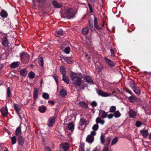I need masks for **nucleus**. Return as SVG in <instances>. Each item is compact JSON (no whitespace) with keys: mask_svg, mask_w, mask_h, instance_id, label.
I'll return each mask as SVG.
<instances>
[{"mask_svg":"<svg viewBox=\"0 0 151 151\" xmlns=\"http://www.w3.org/2000/svg\"><path fill=\"white\" fill-rule=\"evenodd\" d=\"M70 76L72 82L75 86H79L81 85V79L83 78L80 77L79 74L72 72Z\"/></svg>","mask_w":151,"mask_h":151,"instance_id":"1","label":"nucleus"},{"mask_svg":"<svg viewBox=\"0 0 151 151\" xmlns=\"http://www.w3.org/2000/svg\"><path fill=\"white\" fill-rule=\"evenodd\" d=\"M76 12V11L75 12L72 8H69L66 10L64 14H61V16L63 18L71 19L75 17Z\"/></svg>","mask_w":151,"mask_h":151,"instance_id":"2","label":"nucleus"},{"mask_svg":"<svg viewBox=\"0 0 151 151\" xmlns=\"http://www.w3.org/2000/svg\"><path fill=\"white\" fill-rule=\"evenodd\" d=\"M20 56L23 63L25 64L28 63L30 59V56L27 52H22L20 53Z\"/></svg>","mask_w":151,"mask_h":151,"instance_id":"3","label":"nucleus"},{"mask_svg":"<svg viewBox=\"0 0 151 151\" xmlns=\"http://www.w3.org/2000/svg\"><path fill=\"white\" fill-rule=\"evenodd\" d=\"M1 40H2V44L5 47L8 46L9 43L8 41L6 35H4L1 38Z\"/></svg>","mask_w":151,"mask_h":151,"instance_id":"4","label":"nucleus"},{"mask_svg":"<svg viewBox=\"0 0 151 151\" xmlns=\"http://www.w3.org/2000/svg\"><path fill=\"white\" fill-rule=\"evenodd\" d=\"M105 62L108 65V66L111 67H114L115 65V64L112 60L108 59L106 57H104Z\"/></svg>","mask_w":151,"mask_h":151,"instance_id":"5","label":"nucleus"},{"mask_svg":"<svg viewBox=\"0 0 151 151\" xmlns=\"http://www.w3.org/2000/svg\"><path fill=\"white\" fill-rule=\"evenodd\" d=\"M60 147L61 151H66L69 148L68 144L65 142L61 143Z\"/></svg>","mask_w":151,"mask_h":151,"instance_id":"6","label":"nucleus"},{"mask_svg":"<svg viewBox=\"0 0 151 151\" xmlns=\"http://www.w3.org/2000/svg\"><path fill=\"white\" fill-rule=\"evenodd\" d=\"M55 119L53 116H51L49 118L47 122V125L49 127H51L53 126L55 123Z\"/></svg>","mask_w":151,"mask_h":151,"instance_id":"7","label":"nucleus"},{"mask_svg":"<svg viewBox=\"0 0 151 151\" xmlns=\"http://www.w3.org/2000/svg\"><path fill=\"white\" fill-rule=\"evenodd\" d=\"M18 144L20 146H23L24 144V141L23 137L21 135H19L17 138Z\"/></svg>","mask_w":151,"mask_h":151,"instance_id":"8","label":"nucleus"},{"mask_svg":"<svg viewBox=\"0 0 151 151\" xmlns=\"http://www.w3.org/2000/svg\"><path fill=\"white\" fill-rule=\"evenodd\" d=\"M0 111L2 116H6L8 114V109L7 107H3L1 109Z\"/></svg>","mask_w":151,"mask_h":151,"instance_id":"9","label":"nucleus"},{"mask_svg":"<svg viewBox=\"0 0 151 151\" xmlns=\"http://www.w3.org/2000/svg\"><path fill=\"white\" fill-rule=\"evenodd\" d=\"M63 59L64 60H65L68 63L70 64L73 63L74 61L71 57H68L63 56Z\"/></svg>","mask_w":151,"mask_h":151,"instance_id":"10","label":"nucleus"},{"mask_svg":"<svg viewBox=\"0 0 151 151\" xmlns=\"http://www.w3.org/2000/svg\"><path fill=\"white\" fill-rule=\"evenodd\" d=\"M98 94L101 96L104 97H106L110 96V94L106 92H104L103 91L99 90L98 91Z\"/></svg>","mask_w":151,"mask_h":151,"instance_id":"11","label":"nucleus"},{"mask_svg":"<svg viewBox=\"0 0 151 151\" xmlns=\"http://www.w3.org/2000/svg\"><path fill=\"white\" fill-rule=\"evenodd\" d=\"M93 22L95 28H96L98 30H101L102 29V27H100L98 25V24L97 22V19L96 17H94L93 20Z\"/></svg>","mask_w":151,"mask_h":151,"instance_id":"12","label":"nucleus"},{"mask_svg":"<svg viewBox=\"0 0 151 151\" xmlns=\"http://www.w3.org/2000/svg\"><path fill=\"white\" fill-rule=\"evenodd\" d=\"M133 91L137 95H139L140 94L141 91L139 89V87L137 86V85L132 88Z\"/></svg>","mask_w":151,"mask_h":151,"instance_id":"13","label":"nucleus"},{"mask_svg":"<svg viewBox=\"0 0 151 151\" xmlns=\"http://www.w3.org/2000/svg\"><path fill=\"white\" fill-rule=\"evenodd\" d=\"M86 140L87 142L91 143L94 141V137L91 135H88L87 137Z\"/></svg>","mask_w":151,"mask_h":151,"instance_id":"14","label":"nucleus"},{"mask_svg":"<svg viewBox=\"0 0 151 151\" xmlns=\"http://www.w3.org/2000/svg\"><path fill=\"white\" fill-rule=\"evenodd\" d=\"M38 96V89L37 88H35L33 91V96L34 99L36 100Z\"/></svg>","mask_w":151,"mask_h":151,"instance_id":"15","label":"nucleus"},{"mask_svg":"<svg viewBox=\"0 0 151 151\" xmlns=\"http://www.w3.org/2000/svg\"><path fill=\"white\" fill-rule=\"evenodd\" d=\"M52 3L53 6L55 8H61L62 7V5L59 4L56 1H53Z\"/></svg>","mask_w":151,"mask_h":151,"instance_id":"16","label":"nucleus"},{"mask_svg":"<svg viewBox=\"0 0 151 151\" xmlns=\"http://www.w3.org/2000/svg\"><path fill=\"white\" fill-rule=\"evenodd\" d=\"M129 115L130 117L132 118H134L137 116L135 112L132 109L129 110Z\"/></svg>","mask_w":151,"mask_h":151,"instance_id":"17","label":"nucleus"},{"mask_svg":"<svg viewBox=\"0 0 151 151\" xmlns=\"http://www.w3.org/2000/svg\"><path fill=\"white\" fill-rule=\"evenodd\" d=\"M78 105L80 107L84 108H87L88 107V104L83 101H80L78 104Z\"/></svg>","mask_w":151,"mask_h":151,"instance_id":"18","label":"nucleus"},{"mask_svg":"<svg viewBox=\"0 0 151 151\" xmlns=\"http://www.w3.org/2000/svg\"><path fill=\"white\" fill-rule=\"evenodd\" d=\"M14 108L17 114L21 110V108L20 106L17 104H14Z\"/></svg>","mask_w":151,"mask_h":151,"instance_id":"19","label":"nucleus"},{"mask_svg":"<svg viewBox=\"0 0 151 151\" xmlns=\"http://www.w3.org/2000/svg\"><path fill=\"white\" fill-rule=\"evenodd\" d=\"M85 78L86 82L89 84H91L94 83L93 80L89 76H85Z\"/></svg>","mask_w":151,"mask_h":151,"instance_id":"20","label":"nucleus"},{"mask_svg":"<svg viewBox=\"0 0 151 151\" xmlns=\"http://www.w3.org/2000/svg\"><path fill=\"white\" fill-rule=\"evenodd\" d=\"M21 75L25 77L27 74V71L26 69H23L19 71Z\"/></svg>","mask_w":151,"mask_h":151,"instance_id":"21","label":"nucleus"},{"mask_svg":"<svg viewBox=\"0 0 151 151\" xmlns=\"http://www.w3.org/2000/svg\"><path fill=\"white\" fill-rule=\"evenodd\" d=\"M140 133L142 134L144 137H146L148 135V131L147 130H142L140 131Z\"/></svg>","mask_w":151,"mask_h":151,"instance_id":"22","label":"nucleus"},{"mask_svg":"<svg viewBox=\"0 0 151 151\" xmlns=\"http://www.w3.org/2000/svg\"><path fill=\"white\" fill-rule=\"evenodd\" d=\"M47 110L46 107L44 106H42L39 107V111L41 113H45Z\"/></svg>","mask_w":151,"mask_h":151,"instance_id":"23","label":"nucleus"},{"mask_svg":"<svg viewBox=\"0 0 151 151\" xmlns=\"http://www.w3.org/2000/svg\"><path fill=\"white\" fill-rule=\"evenodd\" d=\"M0 15L2 18H6L8 16V14L6 11L2 9L1 11Z\"/></svg>","mask_w":151,"mask_h":151,"instance_id":"24","label":"nucleus"},{"mask_svg":"<svg viewBox=\"0 0 151 151\" xmlns=\"http://www.w3.org/2000/svg\"><path fill=\"white\" fill-rule=\"evenodd\" d=\"M63 33V30L62 29H59L56 31L55 34V36L57 37H59L60 36L62 35Z\"/></svg>","mask_w":151,"mask_h":151,"instance_id":"25","label":"nucleus"},{"mask_svg":"<svg viewBox=\"0 0 151 151\" xmlns=\"http://www.w3.org/2000/svg\"><path fill=\"white\" fill-rule=\"evenodd\" d=\"M60 72L63 75V76L65 75L66 70L65 68L63 65H61L60 67Z\"/></svg>","mask_w":151,"mask_h":151,"instance_id":"26","label":"nucleus"},{"mask_svg":"<svg viewBox=\"0 0 151 151\" xmlns=\"http://www.w3.org/2000/svg\"><path fill=\"white\" fill-rule=\"evenodd\" d=\"M129 101L130 103H134L137 101V99L134 96H131L128 98Z\"/></svg>","mask_w":151,"mask_h":151,"instance_id":"27","label":"nucleus"},{"mask_svg":"<svg viewBox=\"0 0 151 151\" xmlns=\"http://www.w3.org/2000/svg\"><path fill=\"white\" fill-rule=\"evenodd\" d=\"M74 125L73 122H70L68 124V127L69 130L73 131L74 129Z\"/></svg>","mask_w":151,"mask_h":151,"instance_id":"28","label":"nucleus"},{"mask_svg":"<svg viewBox=\"0 0 151 151\" xmlns=\"http://www.w3.org/2000/svg\"><path fill=\"white\" fill-rule=\"evenodd\" d=\"M22 132L21 127H18L15 130V135L17 136H19L21 134Z\"/></svg>","mask_w":151,"mask_h":151,"instance_id":"29","label":"nucleus"},{"mask_svg":"<svg viewBox=\"0 0 151 151\" xmlns=\"http://www.w3.org/2000/svg\"><path fill=\"white\" fill-rule=\"evenodd\" d=\"M60 94L63 97L67 94V92L65 89L63 88L60 91Z\"/></svg>","mask_w":151,"mask_h":151,"instance_id":"30","label":"nucleus"},{"mask_svg":"<svg viewBox=\"0 0 151 151\" xmlns=\"http://www.w3.org/2000/svg\"><path fill=\"white\" fill-rule=\"evenodd\" d=\"M89 31V29L88 27H86L84 28L82 31V33L84 35H87Z\"/></svg>","mask_w":151,"mask_h":151,"instance_id":"31","label":"nucleus"},{"mask_svg":"<svg viewBox=\"0 0 151 151\" xmlns=\"http://www.w3.org/2000/svg\"><path fill=\"white\" fill-rule=\"evenodd\" d=\"M18 62H14L12 63L10 67L12 68H17L19 66Z\"/></svg>","mask_w":151,"mask_h":151,"instance_id":"32","label":"nucleus"},{"mask_svg":"<svg viewBox=\"0 0 151 151\" xmlns=\"http://www.w3.org/2000/svg\"><path fill=\"white\" fill-rule=\"evenodd\" d=\"M63 80L66 83H69V81L68 77L66 75L63 76Z\"/></svg>","mask_w":151,"mask_h":151,"instance_id":"33","label":"nucleus"},{"mask_svg":"<svg viewBox=\"0 0 151 151\" xmlns=\"http://www.w3.org/2000/svg\"><path fill=\"white\" fill-rule=\"evenodd\" d=\"M129 85L130 87L132 88L137 84H136L134 82L132 79H130L129 82Z\"/></svg>","mask_w":151,"mask_h":151,"instance_id":"34","label":"nucleus"},{"mask_svg":"<svg viewBox=\"0 0 151 151\" xmlns=\"http://www.w3.org/2000/svg\"><path fill=\"white\" fill-rule=\"evenodd\" d=\"M101 117L102 118H105L108 115L107 113L103 110H102L101 111Z\"/></svg>","mask_w":151,"mask_h":151,"instance_id":"35","label":"nucleus"},{"mask_svg":"<svg viewBox=\"0 0 151 151\" xmlns=\"http://www.w3.org/2000/svg\"><path fill=\"white\" fill-rule=\"evenodd\" d=\"M87 121L84 118H81L80 121V124L81 125H85Z\"/></svg>","mask_w":151,"mask_h":151,"instance_id":"36","label":"nucleus"},{"mask_svg":"<svg viewBox=\"0 0 151 151\" xmlns=\"http://www.w3.org/2000/svg\"><path fill=\"white\" fill-rule=\"evenodd\" d=\"M89 26L90 29L91 30H93L94 28L93 24V20L92 19L91 20L90 19L89 21Z\"/></svg>","mask_w":151,"mask_h":151,"instance_id":"37","label":"nucleus"},{"mask_svg":"<svg viewBox=\"0 0 151 151\" xmlns=\"http://www.w3.org/2000/svg\"><path fill=\"white\" fill-rule=\"evenodd\" d=\"M42 97L44 99H47L49 98V95L47 93H43L42 94Z\"/></svg>","mask_w":151,"mask_h":151,"instance_id":"38","label":"nucleus"},{"mask_svg":"<svg viewBox=\"0 0 151 151\" xmlns=\"http://www.w3.org/2000/svg\"><path fill=\"white\" fill-rule=\"evenodd\" d=\"M35 74L34 72L32 71H31L28 74V76L29 78L33 79L35 77Z\"/></svg>","mask_w":151,"mask_h":151,"instance_id":"39","label":"nucleus"},{"mask_svg":"<svg viewBox=\"0 0 151 151\" xmlns=\"http://www.w3.org/2000/svg\"><path fill=\"white\" fill-rule=\"evenodd\" d=\"M114 117L115 118H118L121 116V114L119 111H115L114 112Z\"/></svg>","mask_w":151,"mask_h":151,"instance_id":"40","label":"nucleus"},{"mask_svg":"<svg viewBox=\"0 0 151 151\" xmlns=\"http://www.w3.org/2000/svg\"><path fill=\"white\" fill-rule=\"evenodd\" d=\"M118 138L117 137H116L114 138L111 141V145H113L115 144L118 141Z\"/></svg>","mask_w":151,"mask_h":151,"instance_id":"41","label":"nucleus"},{"mask_svg":"<svg viewBox=\"0 0 151 151\" xmlns=\"http://www.w3.org/2000/svg\"><path fill=\"white\" fill-rule=\"evenodd\" d=\"M43 62L44 61L43 57H40V60H39L38 62L39 64L42 67L43 66Z\"/></svg>","mask_w":151,"mask_h":151,"instance_id":"42","label":"nucleus"},{"mask_svg":"<svg viewBox=\"0 0 151 151\" xmlns=\"http://www.w3.org/2000/svg\"><path fill=\"white\" fill-rule=\"evenodd\" d=\"M107 139L106 141V146L108 147L109 146L111 141V138L110 137H107Z\"/></svg>","mask_w":151,"mask_h":151,"instance_id":"43","label":"nucleus"},{"mask_svg":"<svg viewBox=\"0 0 151 151\" xmlns=\"http://www.w3.org/2000/svg\"><path fill=\"white\" fill-rule=\"evenodd\" d=\"M116 108L115 106H111L110 108L109 112L111 113L114 112L116 111Z\"/></svg>","mask_w":151,"mask_h":151,"instance_id":"44","label":"nucleus"},{"mask_svg":"<svg viewBox=\"0 0 151 151\" xmlns=\"http://www.w3.org/2000/svg\"><path fill=\"white\" fill-rule=\"evenodd\" d=\"M11 92L10 89L9 87H8L7 89V97L9 98L11 97Z\"/></svg>","mask_w":151,"mask_h":151,"instance_id":"45","label":"nucleus"},{"mask_svg":"<svg viewBox=\"0 0 151 151\" xmlns=\"http://www.w3.org/2000/svg\"><path fill=\"white\" fill-rule=\"evenodd\" d=\"M11 140L12 144L14 145L16 143V138L15 136L12 137L11 138Z\"/></svg>","mask_w":151,"mask_h":151,"instance_id":"46","label":"nucleus"},{"mask_svg":"<svg viewBox=\"0 0 151 151\" xmlns=\"http://www.w3.org/2000/svg\"><path fill=\"white\" fill-rule=\"evenodd\" d=\"M99 127V126L97 124H95L93 126L92 129L94 131H96L98 129Z\"/></svg>","mask_w":151,"mask_h":151,"instance_id":"47","label":"nucleus"},{"mask_svg":"<svg viewBox=\"0 0 151 151\" xmlns=\"http://www.w3.org/2000/svg\"><path fill=\"white\" fill-rule=\"evenodd\" d=\"M100 139L102 144L105 145L104 136L103 135H101L100 137Z\"/></svg>","mask_w":151,"mask_h":151,"instance_id":"48","label":"nucleus"},{"mask_svg":"<svg viewBox=\"0 0 151 151\" xmlns=\"http://www.w3.org/2000/svg\"><path fill=\"white\" fill-rule=\"evenodd\" d=\"M70 48L69 47H68L65 48L64 51L65 53L68 54L70 52Z\"/></svg>","mask_w":151,"mask_h":151,"instance_id":"49","label":"nucleus"},{"mask_svg":"<svg viewBox=\"0 0 151 151\" xmlns=\"http://www.w3.org/2000/svg\"><path fill=\"white\" fill-rule=\"evenodd\" d=\"M53 77L54 78V79L55 80L57 84L58 83V76H57V75L56 74H55L53 75Z\"/></svg>","mask_w":151,"mask_h":151,"instance_id":"50","label":"nucleus"},{"mask_svg":"<svg viewBox=\"0 0 151 151\" xmlns=\"http://www.w3.org/2000/svg\"><path fill=\"white\" fill-rule=\"evenodd\" d=\"M142 124V123L141 122L137 121L136 122L135 125L137 127H139Z\"/></svg>","mask_w":151,"mask_h":151,"instance_id":"51","label":"nucleus"},{"mask_svg":"<svg viewBox=\"0 0 151 151\" xmlns=\"http://www.w3.org/2000/svg\"><path fill=\"white\" fill-rule=\"evenodd\" d=\"M100 147L99 146H97L92 151H100Z\"/></svg>","mask_w":151,"mask_h":151,"instance_id":"52","label":"nucleus"},{"mask_svg":"<svg viewBox=\"0 0 151 151\" xmlns=\"http://www.w3.org/2000/svg\"><path fill=\"white\" fill-rule=\"evenodd\" d=\"M37 1L40 4H43L45 3L46 0H37Z\"/></svg>","mask_w":151,"mask_h":151,"instance_id":"53","label":"nucleus"},{"mask_svg":"<svg viewBox=\"0 0 151 151\" xmlns=\"http://www.w3.org/2000/svg\"><path fill=\"white\" fill-rule=\"evenodd\" d=\"M88 5L89 7V9L90 10V12L92 13L93 12V8L90 4L88 3Z\"/></svg>","mask_w":151,"mask_h":151,"instance_id":"54","label":"nucleus"},{"mask_svg":"<svg viewBox=\"0 0 151 151\" xmlns=\"http://www.w3.org/2000/svg\"><path fill=\"white\" fill-rule=\"evenodd\" d=\"M91 105L93 107H95L97 106V104L96 102L93 101L92 102Z\"/></svg>","mask_w":151,"mask_h":151,"instance_id":"55","label":"nucleus"},{"mask_svg":"<svg viewBox=\"0 0 151 151\" xmlns=\"http://www.w3.org/2000/svg\"><path fill=\"white\" fill-rule=\"evenodd\" d=\"M101 118L99 117H97L96 119V122L97 124L100 123L101 121Z\"/></svg>","mask_w":151,"mask_h":151,"instance_id":"56","label":"nucleus"},{"mask_svg":"<svg viewBox=\"0 0 151 151\" xmlns=\"http://www.w3.org/2000/svg\"><path fill=\"white\" fill-rule=\"evenodd\" d=\"M110 52L111 53V55L112 57H114L115 56V55L114 54V51L112 49H111L110 50Z\"/></svg>","mask_w":151,"mask_h":151,"instance_id":"57","label":"nucleus"},{"mask_svg":"<svg viewBox=\"0 0 151 151\" xmlns=\"http://www.w3.org/2000/svg\"><path fill=\"white\" fill-rule=\"evenodd\" d=\"M114 116V114H109L107 116L108 118L109 119H111L112 118L113 116Z\"/></svg>","mask_w":151,"mask_h":151,"instance_id":"58","label":"nucleus"},{"mask_svg":"<svg viewBox=\"0 0 151 151\" xmlns=\"http://www.w3.org/2000/svg\"><path fill=\"white\" fill-rule=\"evenodd\" d=\"M96 134V132L93 131H91V136H93V137Z\"/></svg>","mask_w":151,"mask_h":151,"instance_id":"59","label":"nucleus"},{"mask_svg":"<svg viewBox=\"0 0 151 151\" xmlns=\"http://www.w3.org/2000/svg\"><path fill=\"white\" fill-rule=\"evenodd\" d=\"M48 103L49 104H51L52 105L55 104V102L54 101H48Z\"/></svg>","mask_w":151,"mask_h":151,"instance_id":"60","label":"nucleus"},{"mask_svg":"<svg viewBox=\"0 0 151 151\" xmlns=\"http://www.w3.org/2000/svg\"><path fill=\"white\" fill-rule=\"evenodd\" d=\"M45 149L47 151H51L49 147H45Z\"/></svg>","mask_w":151,"mask_h":151,"instance_id":"61","label":"nucleus"},{"mask_svg":"<svg viewBox=\"0 0 151 151\" xmlns=\"http://www.w3.org/2000/svg\"><path fill=\"white\" fill-rule=\"evenodd\" d=\"M126 91L129 93V94H132V91L130 90H129V89H127L126 90Z\"/></svg>","mask_w":151,"mask_h":151,"instance_id":"62","label":"nucleus"},{"mask_svg":"<svg viewBox=\"0 0 151 151\" xmlns=\"http://www.w3.org/2000/svg\"><path fill=\"white\" fill-rule=\"evenodd\" d=\"M108 148L106 146V147H105L104 148L103 151H108Z\"/></svg>","mask_w":151,"mask_h":151,"instance_id":"63","label":"nucleus"},{"mask_svg":"<svg viewBox=\"0 0 151 151\" xmlns=\"http://www.w3.org/2000/svg\"><path fill=\"white\" fill-rule=\"evenodd\" d=\"M35 0H32V6L34 7L36 6V5L35 4Z\"/></svg>","mask_w":151,"mask_h":151,"instance_id":"64","label":"nucleus"}]
</instances>
